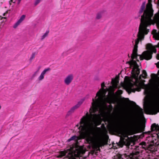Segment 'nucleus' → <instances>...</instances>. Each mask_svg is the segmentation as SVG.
Masks as SVG:
<instances>
[{"instance_id": "nucleus-18", "label": "nucleus", "mask_w": 159, "mask_h": 159, "mask_svg": "<svg viewBox=\"0 0 159 159\" xmlns=\"http://www.w3.org/2000/svg\"><path fill=\"white\" fill-rule=\"evenodd\" d=\"M122 93V91L121 90H118L117 91V93L119 94L120 95Z\"/></svg>"}, {"instance_id": "nucleus-2", "label": "nucleus", "mask_w": 159, "mask_h": 159, "mask_svg": "<svg viewBox=\"0 0 159 159\" xmlns=\"http://www.w3.org/2000/svg\"><path fill=\"white\" fill-rule=\"evenodd\" d=\"M84 101V100L82 99L78 102L76 105L72 107L67 112L66 116H69L74 113L76 110L80 107Z\"/></svg>"}, {"instance_id": "nucleus-17", "label": "nucleus", "mask_w": 159, "mask_h": 159, "mask_svg": "<svg viewBox=\"0 0 159 159\" xmlns=\"http://www.w3.org/2000/svg\"><path fill=\"white\" fill-rule=\"evenodd\" d=\"M35 53H33L31 56V57L30 58V60H32L34 58V57H35Z\"/></svg>"}, {"instance_id": "nucleus-26", "label": "nucleus", "mask_w": 159, "mask_h": 159, "mask_svg": "<svg viewBox=\"0 0 159 159\" xmlns=\"http://www.w3.org/2000/svg\"><path fill=\"white\" fill-rule=\"evenodd\" d=\"M13 1H12V0H10V2H12Z\"/></svg>"}, {"instance_id": "nucleus-12", "label": "nucleus", "mask_w": 159, "mask_h": 159, "mask_svg": "<svg viewBox=\"0 0 159 159\" xmlns=\"http://www.w3.org/2000/svg\"><path fill=\"white\" fill-rule=\"evenodd\" d=\"M151 129L152 131H155L157 130L158 129V126L156 124H154L151 125Z\"/></svg>"}, {"instance_id": "nucleus-3", "label": "nucleus", "mask_w": 159, "mask_h": 159, "mask_svg": "<svg viewBox=\"0 0 159 159\" xmlns=\"http://www.w3.org/2000/svg\"><path fill=\"white\" fill-rule=\"evenodd\" d=\"M151 96L152 100L156 102L159 99V91L156 89L153 90L151 92Z\"/></svg>"}, {"instance_id": "nucleus-13", "label": "nucleus", "mask_w": 159, "mask_h": 159, "mask_svg": "<svg viewBox=\"0 0 159 159\" xmlns=\"http://www.w3.org/2000/svg\"><path fill=\"white\" fill-rule=\"evenodd\" d=\"M49 33V31L48 30L46 31V32L43 35L41 38V40H43L48 35V33Z\"/></svg>"}, {"instance_id": "nucleus-8", "label": "nucleus", "mask_w": 159, "mask_h": 159, "mask_svg": "<svg viewBox=\"0 0 159 159\" xmlns=\"http://www.w3.org/2000/svg\"><path fill=\"white\" fill-rule=\"evenodd\" d=\"M124 123L125 126L129 127L132 126V124L128 119H125L124 120Z\"/></svg>"}, {"instance_id": "nucleus-30", "label": "nucleus", "mask_w": 159, "mask_h": 159, "mask_svg": "<svg viewBox=\"0 0 159 159\" xmlns=\"http://www.w3.org/2000/svg\"><path fill=\"white\" fill-rule=\"evenodd\" d=\"M125 137H128L127 135H126Z\"/></svg>"}, {"instance_id": "nucleus-27", "label": "nucleus", "mask_w": 159, "mask_h": 159, "mask_svg": "<svg viewBox=\"0 0 159 159\" xmlns=\"http://www.w3.org/2000/svg\"><path fill=\"white\" fill-rule=\"evenodd\" d=\"M123 142L125 144V142L124 141V140H123Z\"/></svg>"}, {"instance_id": "nucleus-28", "label": "nucleus", "mask_w": 159, "mask_h": 159, "mask_svg": "<svg viewBox=\"0 0 159 159\" xmlns=\"http://www.w3.org/2000/svg\"><path fill=\"white\" fill-rule=\"evenodd\" d=\"M130 89L131 90H132V87H131Z\"/></svg>"}, {"instance_id": "nucleus-15", "label": "nucleus", "mask_w": 159, "mask_h": 159, "mask_svg": "<svg viewBox=\"0 0 159 159\" xmlns=\"http://www.w3.org/2000/svg\"><path fill=\"white\" fill-rule=\"evenodd\" d=\"M142 145L143 148H145V147L146 146V143L145 142H142L140 143Z\"/></svg>"}, {"instance_id": "nucleus-14", "label": "nucleus", "mask_w": 159, "mask_h": 159, "mask_svg": "<svg viewBox=\"0 0 159 159\" xmlns=\"http://www.w3.org/2000/svg\"><path fill=\"white\" fill-rule=\"evenodd\" d=\"M144 8H145L144 5H142L141 7V9L139 11V13L140 14L142 13L143 12V11H144Z\"/></svg>"}, {"instance_id": "nucleus-20", "label": "nucleus", "mask_w": 159, "mask_h": 159, "mask_svg": "<svg viewBox=\"0 0 159 159\" xmlns=\"http://www.w3.org/2000/svg\"><path fill=\"white\" fill-rule=\"evenodd\" d=\"M112 103L115 104L117 102L116 101L115 99H113L111 101Z\"/></svg>"}, {"instance_id": "nucleus-1", "label": "nucleus", "mask_w": 159, "mask_h": 159, "mask_svg": "<svg viewBox=\"0 0 159 159\" xmlns=\"http://www.w3.org/2000/svg\"><path fill=\"white\" fill-rule=\"evenodd\" d=\"M101 89L97 93L95 98L92 99L89 114L87 112L86 116L81 120L80 126L78 127L80 136L74 135L68 139V142L73 141V145L69 149L60 152L57 157L61 158L65 156L69 159H80L79 156L85 152L82 147L78 145V140L81 139H86L88 143L95 150L100 151V147L102 146V143L97 140L93 126L101 118L106 103L108 102L109 98V92L107 97L106 96L109 89L105 86L104 82L101 84Z\"/></svg>"}, {"instance_id": "nucleus-24", "label": "nucleus", "mask_w": 159, "mask_h": 159, "mask_svg": "<svg viewBox=\"0 0 159 159\" xmlns=\"http://www.w3.org/2000/svg\"><path fill=\"white\" fill-rule=\"evenodd\" d=\"M155 136H156V138L158 136V135L157 134H155Z\"/></svg>"}, {"instance_id": "nucleus-19", "label": "nucleus", "mask_w": 159, "mask_h": 159, "mask_svg": "<svg viewBox=\"0 0 159 159\" xmlns=\"http://www.w3.org/2000/svg\"><path fill=\"white\" fill-rule=\"evenodd\" d=\"M39 69H40V68L37 71H36V72H34V76H35L36 75H37V74H38V72L39 71Z\"/></svg>"}, {"instance_id": "nucleus-21", "label": "nucleus", "mask_w": 159, "mask_h": 159, "mask_svg": "<svg viewBox=\"0 0 159 159\" xmlns=\"http://www.w3.org/2000/svg\"><path fill=\"white\" fill-rule=\"evenodd\" d=\"M139 112L140 114H142L143 113V110L141 108L139 109Z\"/></svg>"}, {"instance_id": "nucleus-10", "label": "nucleus", "mask_w": 159, "mask_h": 159, "mask_svg": "<svg viewBox=\"0 0 159 159\" xmlns=\"http://www.w3.org/2000/svg\"><path fill=\"white\" fill-rule=\"evenodd\" d=\"M112 86H110L111 88L116 89L117 88V81L112 80Z\"/></svg>"}, {"instance_id": "nucleus-22", "label": "nucleus", "mask_w": 159, "mask_h": 159, "mask_svg": "<svg viewBox=\"0 0 159 159\" xmlns=\"http://www.w3.org/2000/svg\"><path fill=\"white\" fill-rule=\"evenodd\" d=\"M157 66L158 68H159V62L157 63Z\"/></svg>"}, {"instance_id": "nucleus-23", "label": "nucleus", "mask_w": 159, "mask_h": 159, "mask_svg": "<svg viewBox=\"0 0 159 159\" xmlns=\"http://www.w3.org/2000/svg\"><path fill=\"white\" fill-rule=\"evenodd\" d=\"M21 0H18V2H17L18 3V4H19L20 3V2Z\"/></svg>"}, {"instance_id": "nucleus-4", "label": "nucleus", "mask_w": 159, "mask_h": 159, "mask_svg": "<svg viewBox=\"0 0 159 159\" xmlns=\"http://www.w3.org/2000/svg\"><path fill=\"white\" fill-rule=\"evenodd\" d=\"M74 78L73 74H70L67 75L64 79V83L66 85H69L72 82Z\"/></svg>"}, {"instance_id": "nucleus-7", "label": "nucleus", "mask_w": 159, "mask_h": 159, "mask_svg": "<svg viewBox=\"0 0 159 159\" xmlns=\"http://www.w3.org/2000/svg\"><path fill=\"white\" fill-rule=\"evenodd\" d=\"M144 93L146 95H149L150 93V89L149 86L147 85H144Z\"/></svg>"}, {"instance_id": "nucleus-25", "label": "nucleus", "mask_w": 159, "mask_h": 159, "mask_svg": "<svg viewBox=\"0 0 159 159\" xmlns=\"http://www.w3.org/2000/svg\"><path fill=\"white\" fill-rule=\"evenodd\" d=\"M5 14H6V13H4L3 14V16H5Z\"/></svg>"}, {"instance_id": "nucleus-31", "label": "nucleus", "mask_w": 159, "mask_h": 159, "mask_svg": "<svg viewBox=\"0 0 159 159\" xmlns=\"http://www.w3.org/2000/svg\"><path fill=\"white\" fill-rule=\"evenodd\" d=\"M130 84L131 85H133V84Z\"/></svg>"}, {"instance_id": "nucleus-16", "label": "nucleus", "mask_w": 159, "mask_h": 159, "mask_svg": "<svg viewBox=\"0 0 159 159\" xmlns=\"http://www.w3.org/2000/svg\"><path fill=\"white\" fill-rule=\"evenodd\" d=\"M41 0H36L34 2V5L35 6L37 5L38 3H39Z\"/></svg>"}, {"instance_id": "nucleus-29", "label": "nucleus", "mask_w": 159, "mask_h": 159, "mask_svg": "<svg viewBox=\"0 0 159 159\" xmlns=\"http://www.w3.org/2000/svg\"><path fill=\"white\" fill-rule=\"evenodd\" d=\"M2 18H4V19H6V17H2Z\"/></svg>"}, {"instance_id": "nucleus-11", "label": "nucleus", "mask_w": 159, "mask_h": 159, "mask_svg": "<svg viewBox=\"0 0 159 159\" xmlns=\"http://www.w3.org/2000/svg\"><path fill=\"white\" fill-rule=\"evenodd\" d=\"M103 12V11H101L98 13L96 14V19L97 20L100 19L102 17Z\"/></svg>"}, {"instance_id": "nucleus-6", "label": "nucleus", "mask_w": 159, "mask_h": 159, "mask_svg": "<svg viewBox=\"0 0 159 159\" xmlns=\"http://www.w3.org/2000/svg\"><path fill=\"white\" fill-rule=\"evenodd\" d=\"M25 15H22L20 17V19L15 23L13 26L14 28H16L25 19Z\"/></svg>"}, {"instance_id": "nucleus-5", "label": "nucleus", "mask_w": 159, "mask_h": 159, "mask_svg": "<svg viewBox=\"0 0 159 159\" xmlns=\"http://www.w3.org/2000/svg\"><path fill=\"white\" fill-rule=\"evenodd\" d=\"M51 70L50 68H48L44 70L42 72L40 75L38 77V80L39 81H41L44 78V75L47 72Z\"/></svg>"}, {"instance_id": "nucleus-9", "label": "nucleus", "mask_w": 159, "mask_h": 159, "mask_svg": "<svg viewBox=\"0 0 159 159\" xmlns=\"http://www.w3.org/2000/svg\"><path fill=\"white\" fill-rule=\"evenodd\" d=\"M149 109L151 111L156 112L157 109V106L156 104H153L150 107Z\"/></svg>"}]
</instances>
